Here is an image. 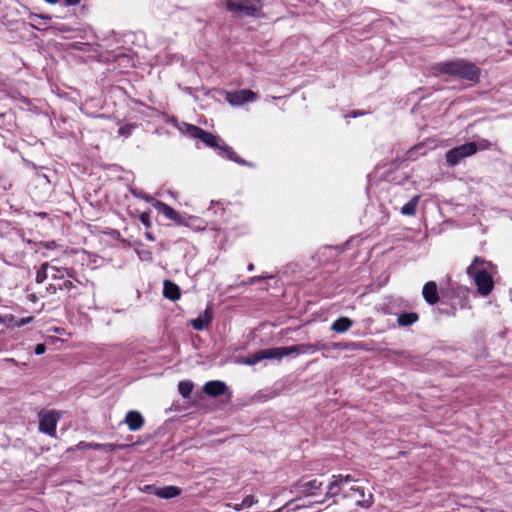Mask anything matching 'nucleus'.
I'll return each mask as SVG.
<instances>
[{"instance_id": "15", "label": "nucleus", "mask_w": 512, "mask_h": 512, "mask_svg": "<svg viewBox=\"0 0 512 512\" xmlns=\"http://www.w3.org/2000/svg\"><path fill=\"white\" fill-rule=\"evenodd\" d=\"M125 422L131 431H137L143 426L144 419L139 412L129 411L126 414Z\"/></svg>"}, {"instance_id": "5", "label": "nucleus", "mask_w": 512, "mask_h": 512, "mask_svg": "<svg viewBox=\"0 0 512 512\" xmlns=\"http://www.w3.org/2000/svg\"><path fill=\"white\" fill-rule=\"evenodd\" d=\"M356 479L350 475L337 474L332 476V481L329 483L326 491V498H332L338 496L346 484L355 482Z\"/></svg>"}, {"instance_id": "27", "label": "nucleus", "mask_w": 512, "mask_h": 512, "mask_svg": "<svg viewBox=\"0 0 512 512\" xmlns=\"http://www.w3.org/2000/svg\"><path fill=\"white\" fill-rule=\"evenodd\" d=\"M51 271H52V277L54 279H61L64 277V272H66V274L68 276H72L71 273L69 272L68 269L66 268H57L55 266H51L50 267Z\"/></svg>"}, {"instance_id": "2", "label": "nucleus", "mask_w": 512, "mask_h": 512, "mask_svg": "<svg viewBox=\"0 0 512 512\" xmlns=\"http://www.w3.org/2000/svg\"><path fill=\"white\" fill-rule=\"evenodd\" d=\"M496 266L482 257L476 256L467 267L466 273L474 280L478 293L486 297L494 289L493 273Z\"/></svg>"}, {"instance_id": "28", "label": "nucleus", "mask_w": 512, "mask_h": 512, "mask_svg": "<svg viewBox=\"0 0 512 512\" xmlns=\"http://www.w3.org/2000/svg\"><path fill=\"white\" fill-rule=\"evenodd\" d=\"M292 353L300 354V344L293 345V346H288V347H282V355H283V357L284 356H288V355H290Z\"/></svg>"}, {"instance_id": "19", "label": "nucleus", "mask_w": 512, "mask_h": 512, "mask_svg": "<svg viewBox=\"0 0 512 512\" xmlns=\"http://www.w3.org/2000/svg\"><path fill=\"white\" fill-rule=\"evenodd\" d=\"M298 487L301 488L306 495H315L316 491L321 489L322 482L317 479H312L303 483L300 482Z\"/></svg>"}, {"instance_id": "31", "label": "nucleus", "mask_w": 512, "mask_h": 512, "mask_svg": "<svg viewBox=\"0 0 512 512\" xmlns=\"http://www.w3.org/2000/svg\"><path fill=\"white\" fill-rule=\"evenodd\" d=\"M33 320V317H26V318H21L20 320H18L17 322H15L14 326L16 327H22L28 323H30L31 321Z\"/></svg>"}, {"instance_id": "32", "label": "nucleus", "mask_w": 512, "mask_h": 512, "mask_svg": "<svg viewBox=\"0 0 512 512\" xmlns=\"http://www.w3.org/2000/svg\"><path fill=\"white\" fill-rule=\"evenodd\" d=\"M140 220L146 227L150 226V215L148 213H142Z\"/></svg>"}, {"instance_id": "17", "label": "nucleus", "mask_w": 512, "mask_h": 512, "mask_svg": "<svg viewBox=\"0 0 512 512\" xmlns=\"http://www.w3.org/2000/svg\"><path fill=\"white\" fill-rule=\"evenodd\" d=\"M353 326V321L348 317H339L336 319L332 325L331 330L336 333H344L348 331Z\"/></svg>"}, {"instance_id": "39", "label": "nucleus", "mask_w": 512, "mask_h": 512, "mask_svg": "<svg viewBox=\"0 0 512 512\" xmlns=\"http://www.w3.org/2000/svg\"><path fill=\"white\" fill-rule=\"evenodd\" d=\"M229 157H230L231 159L235 160L236 162L243 163V161H241L240 159H238V158H235V157H234V153H233V152H231V153L229 154Z\"/></svg>"}, {"instance_id": "6", "label": "nucleus", "mask_w": 512, "mask_h": 512, "mask_svg": "<svg viewBox=\"0 0 512 512\" xmlns=\"http://www.w3.org/2000/svg\"><path fill=\"white\" fill-rule=\"evenodd\" d=\"M185 133L193 138L200 139L203 143H205L209 147H217L219 138L205 130L201 129L198 126L192 124H184Z\"/></svg>"}, {"instance_id": "37", "label": "nucleus", "mask_w": 512, "mask_h": 512, "mask_svg": "<svg viewBox=\"0 0 512 512\" xmlns=\"http://www.w3.org/2000/svg\"><path fill=\"white\" fill-rule=\"evenodd\" d=\"M81 0H64L66 6L77 5Z\"/></svg>"}, {"instance_id": "41", "label": "nucleus", "mask_w": 512, "mask_h": 512, "mask_svg": "<svg viewBox=\"0 0 512 512\" xmlns=\"http://www.w3.org/2000/svg\"><path fill=\"white\" fill-rule=\"evenodd\" d=\"M102 445L103 444H94V445H91V447L94 449H100V448L102 449Z\"/></svg>"}, {"instance_id": "21", "label": "nucleus", "mask_w": 512, "mask_h": 512, "mask_svg": "<svg viewBox=\"0 0 512 512\" xmlns=\"http://www.w3.org/2000/svg\"><path fill=\"white\" fill-rule=\"evenodd\" d=\"M324 350H354L358 347V344L355 342H323Z\"/></svg>"}, {"instance_id": "13", "label": "nucleus", "mask_w": 512, "mask_h": 512, "mask_svg": "<svg viewBox=\"0 0 512 512\" xmlns=\"http://www.w3.org/2000/svg\"><path fill=\"white\" fill-rule=\"evenodd\" d=\"M213 312L211 306H207L203 314L199 315L196 319L191 321V324L195 330L201 331L207 329L211 320Z\"/></svg>"}, {"instance_id": "18", "label": "nucleus", "mask_w": 512, "mask_h": 512, "mask_svg": "<svg viewBox=\"0 0 512 512\" xmlns=\"http://www.w3.org/2000/svg\"><path fill=\"white\" fill-rule=\"evenodd\" d=\"M163 294L167 299L172 301L178 300L180 298V288L173 282L169 280L164 281V290Z\"/></svg>"}, {"instance_id": "25", "label": "nucleus", "mask_w": 512, "mask_h": 512, "mask_svg": "<svg viewBox=\"0 0 512 512\" xmlns=\"http://www.w3.org/2000/svg\"><path fill=\"white\" fill-rule=\"evenodd\" d=\"M192 389L193 383L190 381H181L178 384V390L184 398H187L191 394Z\"/></svg>"}, {"instance_id": "14", "label": "nucleus", "mask_w": 512, "mask_h": 512, "mask_svg": "<svg viewBox=\"0 0 512 512\" xmlns=\"http://www.w3.org/2000/svg\"><path fill=\"white\" fill-rule=\"evenodd\" d=\"M203 391L210 397H217L227 391V386L222 381H209L203 386Z\"/></svg>"}, {"instance_id": "9", "label": "nucleus", "mask_w": 512, "mask_h": 512, "mask_svg": "<svg viewBox=\"0 0 512 512\" xmlns=\"http://www.w3.org/2000/svg\"><path fill=\"white\" fill-rule=\"evenodd\" d=\"M254 93L251 90H240L226 94V100L233 106L242 105L245 102L253 101Z\"/></svg>"}, {"instance_id": "3", "label": "nucleus", "mask_w": 512, "mask_h": 512, "mask_svg": "<svg viewBox=\"0 0 512 512\" xmlns=\"http://www.w3.org/2000/svg\"><path fill=\"white\" fill-rule=\"evenodd\" d=\"M478 146L475 142H468L448 150L445 154L449 166L458 165L463 159L476 154Z\"/></svg>"}, {"instance_id": "20", "label": "nucleus", "mask_w": 512, "mask_h": 512, "mask_svg": "<svg viewBox=\"0 0 512 512\" xmlns=\"http://www.w3.org/2000/svg\"><path fill=\"white\" fill-rule=\"evenodd\" d=\"M282 347H275L258 351V362L263 359H281Z\"/></svg>"}, {"instance_id": "8", "label": "nucleus", "mask_w": 512, "mask_h": 512, "mask_svg": "<svg viewBox=\"0 0 512 512\" xmlns=\"http://www.w3.org/2000/svg\"><path fill=\"white\" fill-rule=\"evenodd\" d=\"M226 7L237 16H252L255 12L253 5L246 0H228L226 2Z\"/></svg>"}, {"instance_id": "38", "label": "nucleus", "mask_w": 512, "mask_h": 512, "mask_svg": "<svg viewBox=\"0 0 512 512\" xmlns=\"http://www.w3.org/2000/svg\"><path fill=\"white\" fill-rule=\"evenodd\" d=\"M245 363H247V364H255L256 363V355L250 356Z\"/></svg>"}, {"instance_id": "1", "label": "nucleus", "mask_w": 512, "mask_h": 512, "mask_svg": "<svg viewBox=\"0 0 512 512\" xmlns=\"http://www.w3.org/2000/svg\"><path fill=\"white\" fill-rule=\"evenodd\" d=\"M434 70L438 75H447L473 84L478 83L481 76V69L466 59H454L437 63Z\"/></svg>"}, {"instance_id": "11", "label": "nucleus", "mask_w": 512, "mask_h": 512, "mask_svg": "<svg viewBox=\"0 0 512 512\" xmlns=\"http://www.w3.org/2000/svg\"><path fill=\"white\" fill-rule=\"evenodd\" d=\"M153 206L159 212H161L165 217L173 220L175 223H177L179 225L184 224V221H183V218L181 217V215L176 210H174L172 207H170L169 205H167L161 201H155L153 203Z\"/></svg>"}, {"instance_id": "24", "label": "nucleus", "mask_w": 512, "mask_h": 512, "mask_svg": "<svg viewBox=\"0 0 512 512\" xmlns=\"http://www.w3.org/2000/svg\"><path fill=\"white\" fill-rule=\"evenodd\" d=\"M460 292L462 293V297L459 300L460 308H462V309L471 308L470 299H469L470 289L467 287H461Z\"/></svg>"}, {"instance_id": "29", "label": "nucleus", "mask_w": 512, "mask_h": 512, "mask_svg": "<svg viewBox=\"0 0 512 512\" xmlns=\"http://www.w3.org/2000/svg\"><path fill=\"white\" fill-rule=\"evenodd\" d=\"M476 144L478 146V150H487L490 149L492 146V143L487 139H481Z\"/></svg>"}, {"instance_id": "12", "label": "nucleus", "mask_w": 512, "mask_h": 512, "mask_svg": "<svg viewBox=\"0 0 512 512\" xmlns=\"http://www.w3.org/2000/svg\"><path fill=\"white\" fill-rule=\"evenodd\" d=\"M146 491H150L156 496L163 499H170L180 495L181 490L176 486H166L162 488H157L151 485L146 486Z\"/></svg>"}, {"instance_id": "30", "label": "nucleus", "mask_w": 512, "mask_h": 512, "mask_svg": "<svg viewBox=\"0 0 512 512\" xmlns=\"http://www.w3.org/2000/svg\"><path fill=\"white\" fill-rule=\"evenodd\" d=\"M14 321V316L13 315H0V323L4 324V325H7V326H10Z\"/></svg>"}, {"instance_id": "43", "label": "nucleus", "mask_w": 512, "mask_h": 512, "mask_svg": "<svg viewBox=\"0 0 512 512\" xmlns=\"http://www.w3.org/2000/svg\"><path fill=\"white\" fill-rule=\"evenodd\" d=\"M257 281H258V285H259L262 282V277L258 276Z\"/></svg>"}, {"instance_id": "16", "label": "nucleus", "mask_w": 512, "mask_h": 512, "mask_svg": "<svg viewBox=\"0 0 512 512\" xmlns=\"http://www.w3.org/2000/svg\"><path fill=\"white\" fill-rule=\"evenodd\" d=\"M419 318L417 312H404L398 315L397 324L400 327H408L418 322Z\"/></svg>"}, {"instance_id": "46", "label": "nucleus", "mask_w": 512, "mask_h": 512, "mask_svg": "<svg viewBox=\"0 0 512 512\" xmlns=\"http://www.w3.org/2000/svg\"><path fill=\"white\" fill-rule=\"evenodd\" d=\"M49 289H50V291H53V289H55V287L50 286Z\"/></svg>"}, {"instance_id": "10", "label": "nucleus", "mask_w": 512, "mask_h": 512, "mask_svg": "<svg viewBox=\"0 0 512 512\" xmlns=\"http://www.w3.org/2000/svg\"><path fill=\"white\" fill-rule=\"evenodd\" d=\"M422 296L427 304L431 306L437 304L439 302L440 297L436 282H426L422 288Z\"/></svg>"}, {"instance_id": "44", "label": "nucleus", "mask_w": 512, "mask_h": 512, "mask_svg": "<svg viewBox=\"0 0 512 512\" xmlns=\"http://www.w3.org/2000/svg\"><path fill=\"white\" fill-rule=\"evenodd\" d=\"M258 12H260V7L258 6ZM260 13L257 14V17H260Z\"/></svg>"}, {"instance_id": "36", "label": "nucleus", "mask_w": 512, "mask_h": 512, "mask_svg": "<svg viewBox=\"0 0 512 512\" xmlns=\"http://www.w3.org/2000/svg\"><path fill=\"white\" fill-rule=\"evenodd\" d=\"M73 287H74L73 282H71V281H65V282L63 283V285L60 287V289H67V290H69V289H72Z\"/></svg>"}, {"instance_id": "45", "label": "nucleus", "mask_w": 512, "mask_h": 512, "mask_svg": "<svg viewBox=\"0 0 512 512\" xmlns=\"http://www.w3.org/2000/svg\"><path fill=\"white\" fill-rule=\"evenodd\" d=\"M49 289H50V291H53V289H55V287L50 286Z\"/></svg>"}, {"instance_id": "4", "label": "nucleus", "mask_w": 512, "mask_h": 512, "mask_svg": "<svg viewBox=\"0 0 512 512\" xmlns=\"http://www.w3.org/2000/svg\"><path fill=\"white\" fill-rule=\"evenodd\" d=\"M343 497L353 499L355 506L362 509H369L374 504V495L363 486L352 485Z\"/></svg>"}, {"instance_id": "40", "label": "nucleus", "mask_w": 512, "mask_h": 512, "mask_svg": "<svg viewBox=\"0 0 512 512\" xmlns=\"http://www.w3.org/2000/svg\"><path fill=\"white\" fill-rule=\"evenodd\" d=\"M46 3H49V4H56L59 2V0H44Z\"/></svg>"}, {"instance_id": "23", "label": "nucleus", "mask_w": 512, "mask_h": 512, "mask_svg": "<svg viewBox=\"0 0 512 512\" xmlns=\"http://www.w3.org/2000/svg\"><path fill=\"white\" fill-rule=\"evenodd\" d=\"M323 342L313 344H300V354L315 353L319 350H324Z\"/></svg>"}, {"instance_id": "42", "label": "nucleus", "mask_w": 512, "mask_h": 512, "mask_svg": "<svg viewBox=\"0 0 512 512\" xmlns=\"http://www.w3.org/2000/svg\"><path fill=\"white\" fill-rule=\"evenodd\" d=\"M146 237H147V239H149L151 241L154 239L150 233H146Z\"/></svg>"}, {"instance_id": "33", "label": "nucleus", "mask_w": 512, "mask_h": 512, "mask_svg": "<svg viewBox=\"0 0 512 512\" xmlns=\"http://www.w3.org/2000/svg\"><path fill=\"white\" fill-rule=\"evenodd\" d=\"M46 351V346L44 344H37L35 347V354L42 355Z\"/></svg>"}, {"instance_id": "7", "label": "nucleus", "mask_w": 512, "mask_h": 512, "mask_svg": "<svg viewBox=\"0 0 512 512\" xmlns=\"http://www.w3.org/2000/svg\"><path fill=\"white\" fill-rule=\"evenodd\" d=\"M59 414L54 411L39 413V430L50 436L56 433V425L59 420Z\"/></svg>"}, {"instance_id": "35", "label": "nucleus", "mask_w": 512, "mask_h": 512, "mask_svg": "<svg viewBox=\"0 0 512 512\" xmlns=\"http://www.w3.org/2000/svg\"><path fill=\"white\" fill-rule=\"evenodd\" d=\"M121 446H117L115 444H103L102 449H105L106 451H112L115 448H120Z\"/></svg>"}, {"instance_id": "22", "label": "nucleus", "mask_w": 512, "mask_h": 512, "mask_svg": "<svg viewBox=\"0 0 512 512\" xmlns=\"http://www.w3.org/2000/svg\"><path fill=\"white\" fill-rule=\"evenodd\" d=\"M420 195H415L409 202L404 204L401 208V213L405 216H414L419 204Z\"/></svg>"}, {"instance_id": "34", "label": "nucleus", "mask_w": 512, "mask_h": 512, "mask_svg": "<svg viewBox=\"0 0 512 512\" xmlns=\"http://www.w3.org/2000/svg\"><path fill=\"white\" fill-rule=\"evenodd\" d=\"M461 287H462V286H457L456 288H453V289H452V295H453L454 297L459 298V299L462 297V293L460 292V288H461Z\"/></svg>"}, {"instance_id": "26", "label": "nucleus", "mask_w": 512, "mask_h": 512, "mask_svg": "<svg viewBox=\"0 0 512 512\" xmlns=\"http://www.w3.org/2000/svg\"><path fill=\"white\" fill-rule=\"evenodd\" d=\"M50 268L48 263H43L36 273V282L43 283L47 279V271Z\"/></svg>"}]
</instances>
